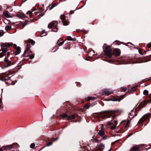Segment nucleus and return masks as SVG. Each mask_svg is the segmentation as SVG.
I'll list each match as a JSON object with an SVG mask.
<instances>
[{
	"label": "nucleus",
	"instance_id": "f257e3e1",
	"mask_svg": "<svg viewBox=\"0 0 151 151\" xmlns=\"http://www.w3.org/2000/svg\"><path fill=\"white\" fill-rule=\"evenodd\" d=\"M13 45L12 43H2L1 44V46L2 49L0 50V57H2L5 55L7 51L9 49V47Z\"/></svg>",
	"mask_w": 151,
	"mask_h": 151
},
{
	"label": "nucleus",
	"instance_id": "f03ea898",
	"mask_svg": "<svg viewBox=\"0 0 151 151\" xmlns=\"http://www.w3.org/2000/svg\"><path fill=\"white\" fill-rule=\"evenodd\" d=\"M105 55L107 57L111 58L112 57V53L111 49L109 46H106L105 47V49L104 51Z\"/></svg>",
	"mask_w": 151,
	"mask_h": 151
},
{
	"label": "nucleus",
	"instance_id": "7ed1b4c3",
	"mask_svg": "<svg viewBox=\"0 0 151 151\" xmlns=\"http://www.w3.org/2000/svg\"><path fill=\"white\" fill-rule=\"evenodd\" d=\"M105 147V145L102 143L98 144L95 148L91 150V151H101L103 150Z\"/></svg>",
	"mask_w": 151,
	"mask_h": 151
},
{
	"label": "nucleus",
	"instance_id": "20e7f679",
	"mask_svg": "<svg viewBox=\"0 0 151 151\" xmlns=\"http://www.w3.org/2000/svg\"><path fill=\"white\" fill-rule=\"evenodd\" d=\"M148 103L147 101L146 100H144L139 102L137 104V106L136 108V110L137 111L139 110L144 107Z\"/></svg>",
	"mask_w": 151,
	"mask_h": 151
},
{
	"label": "nucleus",
	"instance_id": "39448f33",
	"mask_svg": "<svg viewBox=\"0 0 151 151\" xmlns=\"http://www.w3.org/2000/svg\"><path fill=\"white\" fill-rule=\"evenodd\" d=\"M1 80L3 81H5L6 83L9 85L11 84V81L9 79V77L7 75H5L1 78Z\"/></svg>",
	"mask_w": 151,
	"mask_h": 151
},
{
	"label": "nucleus",
	"instance_id": "423d86ee",
	"mask_svg": "<svg viewBox=\"0 0 151 151\" xmlns=\"http://www.w3.org/2000/svg\"><path fill=\"white\" fill-rule=\"evenodd\" d=\"M60 18L62 20V22L63 25L67 26L68 25L69 22L68 20L66 19V17L65 15H61L60 16Z\"/></svg>",
	"mask_w": 151,
	"mask_h": 151
},
{
	"label": "nucleus",
	"instance_id": "0eeeda50",
	"mask_svg": "<svg viewBox=\"0 0 151 151\" xmlns=\"http://www.w3.org/2000/svg\"><path fill=\"white\" fill-rule=\"evenodd\" d=\"M117 121L116 120H114V124H113V122H110L108 123V125L110 126L109 128L111 129H114L117 124Z\"/></svg>",
	"mask_w": 151,
	"mask_h": 151
},
{
	"label": "nucleus",
	"instance_id": "6e6552de",
	"mask_svg": "<svg viewBox=\"0 0 151 151\" xmlns=\"http://www.w3.org/2000/svg\"><path fill=\"white\" fill-rule=\"evenodd\" d=\"M111 114L109 112L103 113L100 114L99 117L102 119L106 118L111 116Z\"/></svg>",
	"mask_w": 151,
	"mask_h": 151
},
{
	"label": "nucleus",
	"instance_id": "1a4fd4ad",
	"mask_svg": "<svg viewBox=\"0 0 151 151\" xmlns=\"http://www.w3.org/2000/svg\"><path fill=\"white\" fill-rule=\"evenodd\" d=\"M151 115L150 114H146L143 116L142 118L140 119V121L141 122H143L146 119H149V118L151 117Z\"/></svg>",
	"mask_w": 151,
	"mask_h": 151
},
{
	"label": "nucleus",
	"instance_id": "9d476101",
	"mask_svg": "<svg viewBox=\"0 0 151 151\" xmlns=\"http://www.w3.org/2000/svg\"><path fill=\"white\" fill-rule=\"evenodd\" d=\"M11 145L12 149H16V150H12L11 151H18L19 150H17V149H18L19 147V145L17 143H13Z\"/></svg>",
	"mask_w": 151,
	"mask_h": 151
},
{
	"label": "nucleus",
	"instance_id": "9b49d317",
	"mask_svg": "<svg viewBox=\"0 0 151 151\" xmlns=\"http://www.w3.org/2000/svg\"><path fill=\"white\" fill-rule=\"evenodd\" d=\"M58 24V22L56 21H53L50 23L48 25V27L49 28L55 27Z\"/></svg>",
	"mask_w": 151,
	"mask_h": 151
},
{
	"label": "nucleus",
	"instance_id": "f8f14e48",
	"mask_svg": "<svg viewBox=\"0 0 151 151\" xmlns=\"http://www.w3.org/2000/svg\"><path fill=\"white\" fill-rule=\"evenodd\" d=\"M120 51L119 49H115L113 50V53L116 56H119L120 54Z\"/></svg>",
	"mask_w": 151,
	"mask_h": 151
},
{
	"label": "nucleus",
	"instance_id": "ddd939ff",
	"mask_svg": "<svg viewBox=\"0 0 151 151\" xmlns=\"http://www.w3.org/2000/svg\"><path fill=\"white\" fill-rule=\"evenodd\" d=\"M11 145H6L4 146H3L2 147L5 150H10L12 149Z\"/></svg>",
	"mask_w": 151,
	"mask_h": 151
},
{
	"label": "nucleus",
	"instance_id": "4468645a",
	"mask_svg": "<svg viewBox=\"0 0 151 151\" xmlns=\"http://www.w3.org/2000/svg\"><path fill=\"white\" fill-rule=\"evenodd\" d=\"M104 92L105 94L107 95H109L112 93H113V91L111 90L106 89L104 91Z\"/></svg>",
	"mask_w": 151,
	"mask_h": 151
},
{
	"label": "nucleus",
	"instance_id": "2eb2a0df",
	"mask_svg": "<svg viewBox=\"0 0 151 151\" xmlns=\"http://www.w3.org/2000/svg\"><path fill=\"white\" fill-rule=\"evenodd\" d=\"M96 99V98L92 97V96H88L87 98H85V100L86 101H88L90 100H94Z\"/></svg>",
	"mask_w": 151,
	"mask_h": 151
},
{
	"label": "nucleus",
	"instance_id": "dca6fc26",
	"mask_svg": "<svg viewBox=\"0 0 151 151\" xmlns=\"http://www.w3.org/2000/svg\"><path fill=\"white\" fill-rule=\"evenodd\" d=\"M36 10H37V9H32V11H28L27 12V14H29V17H33V14L32 12L34 11H35Z\"/></svg>",
	"mask_w": 151,
	"mask_h": 151
},
{
	"label": "nucleus",
	"instance_id": "f3484780",
	"mask_svg": "<svg viewBox=\"0 0 151 151\" xmlns=\"http://www.w3.org/2000/svg\"><path fill=\"white\" fill-rule=\"evenodd\" d=\"M123 96H122V98H120L119 99H116V98H111L109 99V100L110 101H120L123 98Z\"/></svg>",
	"mask_w": 151,
	"mask_h": 151
},
{
	"label": "nucleus",
	"instance_id": "a211bd4d",
	"mask_svg": "<svg viewBox=\"0 0 151 151\" xmlns=\"http://www.w3.org/2000/svg\"><path fill=\"white\" fill-rule=\"evenodd\" d=\"M41 13H40L38 11L35 12L34 13L33 15V16H36L38 14H40L38 15V18H40L43 15V14L42 13L40 14Z\"/></svg>",
	"mask_w": 151,
	"mask_h": 151
},
{
	"label": "nucleus",
	"instance_id": "6ab92c4d",
	"mask_svg": "<svg viewBox=\"0 0 151 151\" xmlns=\"http://www.w3.org/2000/svg\"><path fill=\"white\" fill-rule=\"evenodd\" d=\"M91 140H93V141L99 143L101 142L100 140L97 139L96 137L95 136H94L93 137L92 139Z\"/></svg>",
	"mask_w": 151,
	"mask_h": 151
},
{
	"label": "nucleus",
	"instance_id": "aec40b11",
	"mask_svg": "<svg viewBox=\"0 0 151 151\" xmlns=\"http://www.w3.org/2000/svg\"><path fill=\"white\" fill-rule=\"evenodd\" d=\"M139 147L137 146L133 147L129 151H138Z\"/></svg>",
	"mask_w": 151,
	"mask_h": 151
},
{
	"label": "nucleus",
	"instance_id": "412c9836",
	"mask_svg": "<svg viewBox=\"0 0 151 151\" xmlns=\"http://www.w3.org/2000/svg\"><path fill=\"white\" fill-rule=\"evenodd\" d=\"M104 132L102 129H101L99 130V132H98V134L101 136H103L104 134Z\"/></svg>",
	"mask_w": 151,
	"mask_h": 151
},
{
	"label": "nucleus",
	"instance_id": "4be33fe9",
	"mask_svg": "<svg viewBox=\"0 0 151 151\" xmlns=\"http://www.w3.org/2000/svg\"><path fill=\"white\" fill-rule=\"evenodd\" d=\"M75 117L74 115H71L70 116H68L67 118V119L68 120H71L72 119H75Z\"/></svg>",
	"mask_w": 151,
	"mask_h": 151
},
{
	"label": "nucleus",
	"instance_id": "5701e85b",
	"mask_svg": "<svg viewBox=\"0 0 151 151\" xmlns=\"http://www.w3.org/2000/svg\"><path fill=\"white\" fill-rule=\"evenodd\" d=\"M17 16L20 18H24L25 17V15L24 14L20 13H18L17 14Z\"/></svg>",
	"mask_w": 151,
	"mask_h": 151
},
{
	"label": "nucleus",
	"instance_id": "b1692460",
	"mask_svg": "<svg viewBox=\"0 0 151 151\" xmlns=\"http://www.w3.org/2000/svg\"><path fill=\"white\" fill-rule=\"evenodd\" d=\"M21 52L20 48L18 47L17 48L16 50V54L17 55L19 54Z\"/></svg>",
	"mask_w": 151,
	"mask_h": 151
},
{
	"label": "nucleus",
	"instance_id": "393cba45",
	"mask_svg": "<svg viewBox=\"0 0 151 151\" xmlns=\"http://www.w3.org/2000/svg\"><path fill=\"white\" fill-rule=\"evenodd\" d=\"M30 47V44L29 43H27L25 50L26 51H28L29 50Z\"/></svg>",
	"mask_w": 151,
	"mask_h": 151
},
{
	"label": "nucleus",
	"instance_id": "a878e982",
	"mask_svg": "<svg viewBox=\"0 0 151 151\" xmlns=\"http://www.w3.org/2000/svg\"><path fill=\"white\" fill-rule=\"evenodd\" d=\"M37 8L39 10L38 11L40 13H41L44 11V9L43 8H41L39 6H37Z\"/></svg>",
	"mask_w": 151,
	"mask_h": 151
},
{
	"label": "nucleus",
	"instance_id": "bb28decb",
	"mask_svg": "<svg viewBox=\"0 0 151 151\" xmlns=\"http://www.w3.org/2000/svg\"><path fill=\"white\" fill-rule=\"evenodd\" d=\"M90 106V103H88L85 104L84 106V107L86 109H88L89 108Z\"/></svg>",
	"mask_w": 151,
	"mask_h": 151
},
{
	"label": "nucleus",
	"instance_id": "cd10ccee",
	"mask_svg": "<svg viewBox=\"0 0 151 151\" xmlns=\"http://www.w3.org/2000/svg\"><path fill=\"white\" fill-rule=\"evenodd\" d=\"M66 40H70V41H75L76 40L75 39H72V38L70 37V36H67L66 37Z\"/></svg>",
	"mask_w": 151,
	"mask_h": 151
},
{
	"label": "nucleus",
	"instance_id": "c85d7f7f",
	"mask_svg": "<svg viewBox=\"0 0 151 151\" xmlns=\"http://www.w3.org/2000/svg\"><path fill=\"white\" fill-rule=\"evenodd\" d=\"M148 98L149 99L148 100H146V101H147V102L148 103H150L151 102V93L149 94L147 96Z\"/></svg>",
	"mask_w": 151,
	"mask_h": 151
},
{
	"label": "nucleus",
	"instance_id": "c756f323",
	"mask_svg": "<svg viewBox=\"0 0 151 151\" xmlns=\"http://www.w3.org/2000/svg\"><path fill=\"white\" fill-rule=\"evenodd\" d=\"M3 14L6 17H9L10 15L8 13L5 12L3 13Z\"/></svg>",
	"mask_w": 151,
	"mask_h": 151
},
{
	"label": "nucleus",
	"instance_id": "7c9ffc66",
	"mask_svg": "<svg viewBox=\"0 0 151 151\" xmlns=\"http://www.w3.org/2000/svg\"><path fill=\"white\" fill-rule=\"evenodd\" d=\"M11 27L9 25H6L5 27V29L6 31H8L11 29Z\"/></svg>",
	"mask_w": 151,
	"mask_h": 151
},
{
	"label": "nucleus",
	"instance_id": "2f4dec72",
	"mask_svg": "<svg viewBox=\"0 0 151 151\" xmlns=\"http://www.w3.org/2000/svg\"><path fill=\"white\" fill-rule=\"evenodd\" d=\"M28 43H31L32 45H33L35 44V42L32 40H30L29 41Z\"/></svg>",
	"mask_w": 151,
	"mask_h": 151
},
{
	"label": "nucleus",
	"instance_id": "473e14b6",
	"mask_svg": "<svg viewBox=\"0 0 151 151\" xmlns=\"http://www.w3.org/2000/svg\"><path fill=\"white\" fill-rule=\"evenodd\" d=\"M64 42L63 41L60 42V41H59V40H58L57 41V44L59 45V46H60L63 45L64 43Z\"/></svg>",
	"mask_w": 151,
	"mask_h": 151
},
{
	"label": "nucleus",
	"instance_id": "72a5a7b5",
	"mask_svg": "<svg viewBox=\"0 0 151 151\" xmlns=\"http://www.w3.org/2000/svg\"><path fill=\"white\" fill-rule=\"evenodd\" d=\"M150 60H151V55L147 59H146V60H145L143 62H145Z\"/></svg>",
	"mask_w": 151,
	"mask_h": 151
},
{
	"label": "nucleus",
	"instance_id": "f704fd0d",
	"mask_svg": "<svg viewBox=\"0 0 151 151\" xmlns=\"http://www.w3.org/2000/svg\"><path fill=\"white\" fill-rule=\"evenodd\" d=\"M60 116L62 118H66L68 117V115L66 114H64L60 115Z\"/></svg>",
	"mask_w": 151,
	"mask_h": 151
},
{
	"label": "nucleus",
	"instance_id": "c9c22d12",
	"mask_svg": "<svg viewBox=\"0 0 151 151\" xmlns=\"http://www.w3.org/2000/svg\"><path fill=\"white\" fill-rule=\"evenodd\" d=\"M55 27L54 28L52 29V31L54 32H56L58 31V28L56 26H55Z\"/></svg>",
	"mask_w": 151,
	"mask_h": 151
},
{
	"label": "nucleus",
	"instance_id": "e433bc0d",
	"mask_svg": "<svg viewBox=\"0 0 151 151\" xmlns=\"http://www.w3.org/2000/svg\"><path fill=\"white\" fill-rule=\"evenodd\" d=\"M27 51H26V50L25 51L24 53L22 55V56L23 57H28L29 56V55L28 54H26V53Z\"/></svg>",
	"mask_w": 151,
	"mask_h": 151
},
{
	"label": "nucleus",
	"instance_id": "4c0bfd02",
	"mask_svg": "<svg viewBox=\"0 0 151 151\" xmlns=\"http://www.w3.org/2000/svg\"><path fill=\"white\" fill-rule=\"evenodd\" d=\"M143 93L144 95H147L148 94V91L146 90H145L143 91Z\"/></svg>",
	"mask_w": 151,
	"mask_h": 151
},
{
	"label": "nucleus",
	"instance_id": "58836bf2",
	"mask_svg": "<svg viewBox=\"0 0 151 151\" xmlns=\"http://www.w3.org/2000/svg\"><path fill=\"white\" fill-rule=\"evenodd\" d=\"M35 144L34 143H32L30 145V147L31 148H33L35 147Z\"/></svg>",
	"mask_w": 151,
	"mask_h": 151
},
{
	"label": "nucleus",
	"instance_id": "ea45409f",
	"mask_svg": "<svg viewBox=\"0 0 151 151\" xmlns=\"http://www.w3.org/2000/svg\"><path fill=\"white\" fill-rule=\"evenodd\" d=\"M136 89V87H132L131 88V92H133Z\"/></svg>",
	"mask_w": 151,
	"mask_h": 151
},
{
	"label": "nucleus",
	"instance_id": "a19ab883",
	"mask_svg": "<svg viewBox=\"0 0 151 151\" xmlns=\"http://www.w3.org/2000/svg\"><path fill=\"white\" fill-rule=\"evenodd\" d=\"M28 56L29 57L30 59H32L34 58V54H32L29 56V55Z\"/></svg>",
	"mask_w": 151,
	"mask_h": 151
},
{
	"label": "nucleus",
	"instance_id": "79ce46f5",
	"mask_svg": "<svg viewBox=\"0 0 151 151\" xmlns=\"http://www.w3.org/2000/svg\"><path fill=\"white\" fill-rule=\"evenodd\" d=\"M147 46L148 48H150V50L151 49V42L149 43Z\"/></svg>",
	"mask_w": 151,
	"mask_h": 151
},
{
	"label": "nucleus",
	"instance_id": "37998d69",
	"mask_svg": "<svg viewBox=\"0 0 151 151\" xmlns=\"http://www.w3.org/2000/svg\"><path fill=\"white\" fill-rule=\"evenodd\" d=\"M127 89L126 88V87H122L121 88L122 91L124 92L126 91Z\"/></svg>",
	"mask_w": 151,
	"mask_h": 151
},
{
	"label": "nucleus",
	"instance_id": "c03bdc74",
	"mask_svg": "<svg viewBox=\"0 0 151 151\" xmlns=\"http://www.w3.org/2000/svg\"><path fill=\"white\" fill-rule=\"evenodd\" d=\"M52 144V142H49L47 143V146H50Z\"/></svg>",
	"mask_w": 151,
	"mask_h": 151
},
{
	"label": "nucleus",
	"instance_id": "a18cd8bd",
	"mask_svg": "<svg viewBox=\"0 0 151 151\" xmlns=\"http://www.w3.org/2000/svg\"><path fill=\"white\" fill-rule=\"evenodd\" d=\"M138 52H139V53L141 55H143V53H142V50L141 49H139V50H138Z\"/></svg>",
	"mask_w": 151,
	"mask_h": 151
},
{
	"label": "nucleus",
	"instance_id": "49530a36",
	"mask_svg": "<svg viewBox=\"0 0 151 151\" xmlns=\"http://www.w3.org/2000/svg\"><path fill=\"white\" fill-rule=\"evenodd\" d=\"M107 137L106 136H104L103 137L102 139L103 140H106L107 139Z\"/></svg>",
	"mask_w": 151,
	"mask_h": 151
},
{
	"label": "nucleus",
	"instance_id": "de8ad7c7",
	"mask_svg": "<svg viewBox=\"0 0 151 151\" xmlns=\"http://www.w3.org/2000/svg\"><path fill=\"white\" fill-rule=\"evenodd\" d=\"M3 35V33L1 32L0 31V37L2 36Z\"/></svg>",
	"mask_w": 151,
	"mask_h": 151
},
{
	"label": "nucleus",
	"instance_id": "09e8293b",
	"mask_svg": "<svg viewBox=\"0 0 151 151\" xmlns=\"http://www.w3.org/2000/svg\"><path fill=\"white\" fill-rule=\"evenodd\" d=\"M11 65V64H7V65H6L5 66V68Z\"/></svg>",
	"mask_w": 151,
	"mask_h": 151
},
{
	"label": "nucleus",
	"instance_id": "8fccbe9b",
	"mask_svg": "<svg viewBox=\"0 0 151 151\" xmlns=\"http://www.w3.org/2000/svg\"><path fill=\"white\" fill-rule=\"evenodd\" d=\"M133 134L132 133H130L128 135V137H129Z\"/></svg>",
	"mask_w": 151,
	"mask_h": 151
},
{
	"label": "nucleus",
	"instance_id": "3c124183",
	"mask_svg": "<svg viewBox=\"0 0 151 151\" xmlns=\"http://www.w3.org/2000/svg\"><path fill=\"white\" fill-rule=\"evenodd\" d=\"M3 148L2 147L0 148V151H4Z\"/></svg>",
	"mask_w": 151,
	"mask_h": 151
},
{
	"label": "nucleus",
	"instance_id": "603ef678",
	"mask_svg": "<svg viewBox=\"0 0 151 151\" xmlns=\"http://www.w3.org/2000/svg\"><path fill=\"white\" fill-rule=\"evenodd\" d=\"M73 12V11H70V14H72Z\"/></svg>",
	"mask_w": 151,
	"mask_h": 151
},
{
	"label": "nucleus",
	"instance_id": "864d4df0",
	"mask_svg": "<svg viewBox=\"0 0 151 151\" xmlns=\"http://www.w3.org/2000/svg\"><path fill=\"white\" fill-rule=\"evenodd\" d=\"M54 6H52L50 8V9H52L53 8Z\"/></svg>",
	"mask_w": 151,
	"mask_h": 151
},
{
	"label": "nucleus",
	"instance_id": "5fc2aeb1",
	"mask_svg": "<svg viewBox=\"0 0 151 151\" xmlns=\"http://www.w3.org/2000/svg\"><path fill=\"white\" fill-rule=\"evenodd\" d=\"M129 122H127V124H126V125H125V127H126V126H127L128 125V124H129Z\"/></svg>",
	"mask_w": 151,
	"mask_h": 151
},
{
	"label": "nucleus",
	"instance_id": "6e6d98bb",
	"mask_svg": "<svg viewBox=\"0 0 151 151\" xmlns=\"http://www.w3.org/2000/svg\"><path fill=\"white\" fill-rule=\"evenodd\" d=\"M27 24V23H24L23 24V25H24V26H25V25H26Z\"/></svg>",
	"mask_w": 151,
	"mask_h": 151
},
{
	"label": "nucleus",
	"instance_id": "4d7b16f0",
	"mask_svg": "<svg viewBox=\"0 0 151 151\" xmlns=\"http://www.w3.org/2000/svg\"><path fill=\"white\" fill-rule=\"evenodd\" d=\"M103 127V125H102V126L101 127V129H102Z\"/></svg>",
	"mask_w": 151,
	"mask_h": 151
},
{
	"label": "nucleus",
	"instance_id": "13d9d810",
	"mask_svg": "<svg viewBox=\"0 0 151 151\" xmlns=\"http://www.w3.org/2000/svg\"><path fill=\"white\" fill-rule=\"evenodd\" d=\"M117 42V41H115V42Z\"/></svg>",
	"mask_w": 151,
	"mask_h": 151
}]
</instances>
